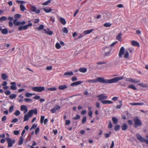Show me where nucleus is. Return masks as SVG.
Segmentation results:
<instances>
[{
  "label": "nucleus",
  "instance_id": "nucleus-1",
  "mask_svg": "<svg viewBox=\"0 0 148 148\" xmlns=\"http://www.w3.org/2000/svg\"><path fill=\"white\" fill-rule=\"evenodd\" d=\"M123 76L116 77L110 79H106L104 77H98L95 79L88 80L86 81V82L92 83H96L99 82L105 84H112L116 83L119 80L123 79Z\"/></svg>",
  "mask_w": 148,
  "mask_h": 148
},
{
  "label": "nucleus",
  "instance_id": "nucleus-2",
  "mask_svg": "<svg viewBox=\"0 0 148 148\" xmlns=\"http://www.w3.org/2000/svg\"><path fill=\"white\" fill-rule=\"evenodd\" d=\"M133 121L134 123V127L136 128L139 126H140L142 125V123L140 120L137 117L134 118Z\"/></svg>",
  "mask_w": 148,
  "mask_h": 148
},
{
  "label": "nucleus",
  "instance_id": "nucleus-3",
  "mask_svg": "<svg viewBox=\"0 0 148 148\" xmlns=\"http://www.w3.org/2000/svg\"><path fill=\"white\" fill-rule=\"evenodd\" d=\"M5 140L8 142V148L12 147L13 146V144L15 143V140L14 139H12L10 138H6Z\"/></svg>",
  "mask_w": 148,
  "mask_h": 148
},
{
  "label": "nucleus",
  "instance_id": "nucleus-4",
  "mask_svg": "<svg viewBox=\"0 0 148 148\" xmlns=\"http://www.w3.org/2000/svg\"><path fill=\"white\" fill-rule=\"evenodd\" d=\"M32 89L34 91L37 92H41L45 90L44 87H34L32 88Z\"/></svg>",
  "mask_w": 148,
  "mask_h": 148
},
{
  "label": "nucleus",
  "instance_id": "nucleus-5",
  "mask_svg": "<svg viewBox=\"0 0 148 148\" xmlns=\"http://www.w3.org/2000/svg\"><path fill=\"white\" fill-rule=\"evenodd\" d=\"M32 25V23H29L28 25H25L24 26H21L19 27L18 29L20 31H21L22 30H25L27 29L29 27L31 26Z\"/></svg>",
  "mask_w": 148,
  "mask_h": 148
},
{
  "label": "nucleus",
  "instance_id": "nucleus-6",
  "mask_svg": "<svg viewBox=\"0 0 148 148\" xmlns=\"http://www.w3.org/2000/svg\"><path fill=\"white\" fill-rule=\"evenodd\" d=\"M103 50L105 52L104 56H106L110 53L111 51V49L109 47H106L103 49Z\"/></svg>",
  "mask_w": 148,
  "mask_h": 148
},
{
  "label": "nucleus",
  "instance_id": "nucleus-7",
  "mask_svg": "<svg viewBox=\"0 0 148 148\" xmlns=\"http://www.w3.org/2000/svg\"><path fill=\"white\" fill-rule=\"evenodd\" d=\"M30 9L31 11L32 12H35L36 14H39L40 12V10H36V7L34 6H31Z\"/></svg>",
  "mask_w": 148,
  "mask_h": 148
},
{
  "label": "nucleus",
  "instance_id": "nucleus-8",
  "mask_svg": "<svg viewBox=\"0 0 148 148\" xmlns=\"http://www.w3.org/2000/svg\"><path fill=\"white\" fill-rule=\"evenodd\" d=\"M97 97L99 98L98 100L99 101H103V100L106 99L108 98V96L106 95H104V94H102L98 95Z\"/></svg>",
  "mask_w": 148,
  "mask_h": 148
},
{
  "label": "nucleus",
  "instance_id": "nucleus-9",
  "mask_svg": "<svg viewBox=\"0 0 148 148\" xmlns=\"http://www.w3.org/2000/svg\"><path fill=\"white\" fill-rule=\"evenodd\" d=\"M125 52V49L123 47H122L119 51V56L120 58H121L122 55L124 54Z\"/></svg>",
  "mask_w": 148,
  "mask_h": 148
},
{
  "label": "nucleus",
  "instance_id": "nucleus-10",
  "mask_svg": "<svg viewBox=\"0 0 148 148\" xmlns=\"http://www.w3.org/2000/svg\"><path fill=\"white\" fill-rule=\"evenodd\" d=\"M126 81L128 82H130L132 83H138L140 81V80H138L132 78H128L126 79Z\"/></svg>",
  "mask_w": 148,
  "mask_h": 148
},
{
  "label": "nucleus",
  "instance_id": "nucleus-11",
  "mask_svg": "<svg viewBox=\"0 0 148 148\" xmlns=\"http://www.w3.org/2000/svg\"><path fill=\"white\" fill-rule=\"evenodd\" d=\"M136 136L138 140H140L142 142H144L145 139H144L141 136V135L139 134H136Z\"/></svg>",
  "mask_w": 148,
  "mask_h": 148
},
{
  "label": "nucleus",
  "instance_id": "nucleus-12",
  "mask_svg": "<svg viewBox=\"0 0 148 148\" xmlns=\"http://www.w3.org/2000/svg\"><path fill=\"white\" fill-rule=\"evenodd\" d=\"M21 111H24V113H26L28 111L27 107L25 105H22L21 106Z\"/></svg>",
  "mask_w": 148,
  "mask_h": 148
},
{
  "label": "nucleus",
  "instance_id": "nucleus-13",
  "mask_svg": "<svg viewBox=\"0 0 148 148\" xmlns=\"http://www.w3.org/2000/svg\"><path fill=\"white\" fill-rule=\"evenodd\" d=\"M10 84L12 85L10 86V88L11 90H15L17 89L16 87V83L15 82H13L10 83Z\"/></svg>",
  "mask_w": 148,
  "mask_h": 148
},
{
  "label": "nucleus",
  "instance_id": "nucleus-14",
  "mask_svg": "<svg viewBox=\"0 0 148 148\" xmlns=\"http://www.w3.org/2000/svg\"><path fill=\"white\" fill-rule=\"evenodd\" d=\"M122 35V34L121 33H119L116 37V39L119 41H121L122 40L121 36Z\"/></svg>",
  "mask_w": 148,
  "mask_h": 148
},
{
  "label": "nucleus",
  "instance_id": "nucleus-15",
  "mask_svg": "<svg viewBox=\"0 0 148 148\" xmlns=\"http://www.w3.org/2000/svg\"><path fill=\"white\" fill-rule=\"evenodd\" d=\"M82 83V82L80 81H79L77 82H73L70 84L71 86H77L78 85H79Z\"/></svg>",
  "mask_w": 148,
  "mask_h": 148
},
{
  "label": "nucleus",
  "instance_id": "nucleus-16",
  "mask_svg": "<svg viewBox=\"0 0 148 148\" xmlns=\"http://www.w3.org/2000/svg\"><path fill=\"white\" fill-rule=\"evenodd\" d=\"M128 127L127 125L125 123H123L121 127V129L122 130L125 131L128 128Z\"/></svg>",
  "mask_w": 148,
  "mask_h": 148
},
{
  "label": "nucleus",
  "instance_id": "nucleus-17",
  "mask_svg": "<svg viewBox=\"0 0 148 148\" xmlns=\"http://www.w3.org/2000/svg\"><path fill=\"white\" fill-rule=\"evenodd\" d=\"M47 29L48 30V31H47L45 29H43L44 31H45V32L49 35H52L53 34V32L51 31H49V28H47Z\"/></svg>",
  "mask_w": 148,
  "mask_h": 148
},
{
  "label": "nucleus",
  "instance_id": "nucleus-18",
  "mask_svg": "<svg viewBox=\"0 0 148 148\" xmlns=\"http://www.w3.org/2000/svg\"><path fill=\"white\" fill-rule=\"evenodd\" d=\"M101 102L103 104H109L113 103V102L112 101L108 100L101 101Z\"/></svg>",
  "mask_w": 148,
  "mask_h": 148
},
{
  "label": "nucleus",
  "instance_id": "nucleus-19",
  "mask_svg": "<svg viewBox=\"0 0 148 148\" xmlns=\"http://www.w3.org/2000/svg\"><path fill=\"white\" fill-rule=\"evenodd\" d=\"M43 10L46 13L50 12L52 10V9L51 8L47 7L45 8H43Z\"/></svg>",
  "mask_w": 148,
  "mask_h": 148
},
{
  "label": "nucleus",
  "instance_id": "nucleus-20",
  "mask_svg": "<svg viewBox=\"0 0 148 148\" xmlns=\"http://www.w3.org/2000/svg\"><path fill=\"white\" fill-rule=\"evenodd\" d=\"M130 104L133 106L142 105L144 104V103H130Z\"/></svg>",
  "mask_w": 148,
  "mask_h": 148
},
{
  "label": "nucleus",
  "instance_id": "nucleus-21",
  "mask_svg": "<svg viewBox=\"0 0 148 148\" xmlns=\"http://www.w3.org/2000/svg\"><path fill=\"white\" fill-rule=\"evenodd\" d=\"M67 88L66 85L60 86L58 87V89L60 90H63Z\"/></svg>",
  "mask_w": 148,
  "mask_h": 148
},
{
  "label": "nucleus",
  "instance_id": "nucleus-22",
  "mask_svg": "<svg viewBox=\"0 0 148 148\" xmlns=\"http://www.w3.org/2000/svg\"><path fill=\"white\" fill-rule=\"evenodd\" d=\"M60 20L61 23L63 25H64L66 24V21L65 19L63 18L60 17Z\"/></svg>",
  "mask_w": 148,
  "mask_h": 148
},
{
  "label": "nucleus",
  "instance_id": "nucleus-23",
  "mask_svg": "<svg viewBox=\"0 0 148 148\" xmlns=\"http://www.w3.org/2000/svg\"><path fill=\"white\" fill-rule=\"evenodd\" d=\"M138 85L143 88L148 87V85L146 84H144L143 83H139L138 84Z\"/></svg>",
  "mask_w": 148,
  "mask_h": 148
},
{
  "label": "nucleus",
  "instance_id": "nucleus-24",
  "mask_svg": "<svg viewBox=\"0 0 148 148\" xmlns=\"http://www.w3.org/2000/svg\"><path fill=\"white\" fill-rule=\"evenodd\" d=\"M131 43L132 45L134 46H139V45L138 43L135 41L132 40L131 41Z\"/></svg>",
  "mask_w": 148,
  "mask_h": 148
},
{
  "label": "nucleus",
  "instance_id": "nucleus-25",
  "mask_svg": "<svg viewBox=\"0 0 148 148\" xmlns=\"http://www.w3.org/2000/svg\"><path fill=\"white\" fill-rule=\"evenodd\" d=\"M1 78L2 79L4 80H5L8 78V76L5 73H3L1 75Z\"/></svg>",
  "mask_w": 148,
  "mask_h": 148
},
{
  "label": "nucleus",
  "instance_id": "nucleus-26",
  "mask_svg": "<svg viewBox=\"0 0 148 148\" xmlns=\"http://www.w3.org/2000/svg\"><path fill=\"white\" fill-rule=\"evenodd\" d=\"M93 30V29H92L85 30L83 32V33L84 34V35L88 34L91 33Z\"/></svg>",
  "mask_w": 148,
  "mask_h": 148
},
{
  "label": "nucleus",
  "instance_id": "nucleus-27",
  "mask_svg": "<svg viewBox=\"0 0 148 148\" xmlns=\"http://www.w3.org/2000/svg\"><path fill=\"white\" fill-rule=\"evenodd\" d=\"M73 75V73L72 71L66 72L64 73V75Z\"/></svg>",
  "mask_w": 148,
  "mask_h": 148
},
{
  "label": "nucleus",
  "instance_id": "nucleus-28",
  "mask_svg": "<svg viewBox=\"0 0 148 148\" xmlns=\"http://www.w3.org/2000/svg\"><path fill=\"white\" fill-rule=\"evenodd\" d=\"M87 70V69L84 68H80L79 69V71L82 73H85L86 72Z\"/></svg>",
  "mask_w": 148,
  "mask_h": 148
},
{
  "label": "nucleus",
  "instance_id": "nucleus-29",
  "mask_svg": "<svg viewBox=\"0 0 148 148\" xmlns=\"http://www.w3.org/2000/svg\"><path fill=\"white\" fill-rule=\"evenodd\" d=\"M0 30L1 31V33L3 34H6L8 33V30L6 28L3 29L1 28V30Z\"/></svg>",
  "mask_w": 148,
  "mask_h": 148
},
{
  "label": "nucleus",
  "instance_id": "nucleus-30",
  "mask_svg": "<svg viewBox=\"0 0 148 148\" xmlns=\"http://www.w3.org/2000/svg\"><path fill=\"white\" fill-rule=\"evenodd\" d=\"M23 142V138L22 136L20 137V138L18 141V144L19 145H22Z\"/></svg>",
  "mask_w": 148,
  "mask_h": 148
},
{
  "label": "nucleus",
  "instance_id": "nucleus-31",
  "mask_svg": "<svg viewBox=\"0 0 148 148\" xmlns=\"http://www.w3.org/2000/svg\"><path fill=\"white\" fill-rule=\"evenodd\" d=\"M112 121L114 124H116L118 123V120L117 118L113 117L112 119Z\"/></svg>",
  "mask_w": 148,
  "mask_h": 148
},
{
  "label": "nucleus",
  "instance_id": "nucleus-32",
  "mask_svg": "<svg viewBox=\"0 0 148 148\" xmlns=\"http://www.w3.org/2000/svg\"><path fill=\"white\" fill-rule=\"evenodd\" d=\"M33 110H31L28 112L27 114H27V115L29 117H31L33 115Z\"/></svg>",
  "mask_w": 148,
  "mask_h": 148
},
{
  "label": "nucleus",
  "instance_id": "nucleus-33",
  "mask_svg": "<svg viewBox=\"0 0 148 148\" xmlns=\"http://www.w3.org/2000/svg\"><path fill=\"white\" fill-rule=\"evenodd\" d=\"M35 95V94H33L31 93H29V92H27L25 94V96L27 97H29L32 95Z\"/></svg>",
  "mask_w": 148,
  "mask_h": 148
},
{
  "label": "nucleus",
  "instance_id": "nucleus-34",
  "mask_svg": "<svg viewBox=\"0 0 148 148\" xmlns=\"http://www.w3.org/2000/svg\"><path fill=\"white\" fill-rule=\"evenodd\" d=\"M128 88L133 89L134 90H136L137 89V88L135 86L132 84L129 85L128 86Z\"/></svg>",
  "mask_w": 148,
  "mask_h": 148
},
{
  "label": "nucleus",
  "instance_id": "nucleus-35",
  "mask_svg": "<svg viewBox=\"0 0 148 148\" xmlns=\"http://www.w3.org/2000/svg\"><path fill=\"white\" fill-rule=\"evenodd\" d=\"M20 10L22 12H23L26 9L24 6L22 4H21L20 5Z\"/></svg>",
  "mask_w": 148,
  "mask_h": 148
},
{
  "label": "nucleus",
  "instance_id": "nucleus-36",
  "mask_svg": "<svg viewBox=\"0 0 148 148\" xmlns=\"http://www.w3.org/2000/svg\"><path fill=\"white\" fill-rule=\"evenodd\" d=\"M29 118L30 117H29L28 115H27V114H25L24 116L23 121H28L29 120Z\"/></svg>",
  "mask_w": 148,
  "mask_h": 148
},
{
  "label": "nucleus",
  "instance_id": "nucleus-37",
  "mask_svg": "<svg viewBox=\"0 0 148 148\" xmlns=\"http://www.w3.org/2000/svg\"><path fill=\"white\" fill-rule=\"evenodd\" d=\"M120 126L119 125H116L114 127V129L115 131H118L120 129Z\"/></svg>",
  "mask_w": 148,
  "mask_h": 148
},
{
  "label": "nucleus",
  "instance_id": "nucleus-38",
  "mask_svg": "<svg viewBox=\"0 0 148 148\" xmlns=\"http://www.w3.org/2000/svg\"><path fill=\"white\" fill-rule=\"evenodd\" d=\"M111 25V23H106L104 24L103 26L106 27H110Z\"/></svg>",
  "mask_w": 148,
  "mask_h": 148
},
{
  "label": "nucleus",
  "instance_id": "nucleus-39",
  "mask_svg": "<svg viewBox=\"0 0 148 148\" xmlns=\"http://www.w3.org/2000/svg\"><path fill=\"white\" fill-rule=\"evenodd\" d=\"M129 57V53L128 51H126L124 55V57L125 58H128Z\"/></svg>",
  "mask_w": 148,
  "mask_h": 148
},
{
  "label": "nucleus",
  "instance_id": "nucleus-40",
  "mask_svg": "<svg viewBox=\"0 0 148 148\" xmlns=\"http://www.w3.org/2000/svg\"><path fill=\"white\" fill-rule=\"evenodd\" d=\"M16 95L15 94H12L10 95L9 97L10 98L12 99H13L15 98L16 97Z\"/></svg>",
  "mask_w": 148,
  "mask_h": 148
},
{
  "label": "nucleus",
  "instance_id": "nucleus-41",
  "mask_svg": "<svg viewBox=\"0 0 148 148\" xmlns=\"http://www.w3.org/2000/svg\"><path fill=\"white\" fill-rule=\"evenodd\" d=\"M7 19V18L5 16H2L0 18V22H2Z\"/></svg>",
  "mask_w": 148,
  "mask_h": 148
},
{
  "label": "nucleus",
  "instance_id": "nucleus-42",
  "mask_svg": "<svg viewBox=\"0 0 148 148\" xmlns=\"http://www.w3.org/2000/svg\"><path fill=\"white\" fill-rule=\"evenodd\" d=\"M51 0H48L44 3H43L42 5H47L51 3Z\"/></svg>",
  "mask_w": 148,
  "mask_h": 148
},
{
  "label": "nucleus",
  "instance_id": "nucleus-43",
  "mask_svg": "<svg viewBox=\"0 0 148 148\" xmlns=\"http://www.w3.org/2000/svg\"><path fill=\"white\" fill-rule=\"evenodd\" d=\"M62 31L64 33L67 34L68 33V30L66 27H64L62 29Z\"/></svg>",
  "mask_w": 148,
  "mask_h": 148
},
{
  "label": "nucleus",
  "instance_id": "nucleus-44",
  "mask_svg": "<svg viewBox=\"0 0 148 148\" xmlns=\"http://www.w3.org/2000/svg\"><path fill=\"white\" fill-rule=\"evenodd\" d=\"M44 27V26L43 25H39V27H37L36 28L37 30H39L42 29Z\"/></svg>",
  "mask_w": 148,
  "mask_h": 148
},
{
  "label": "nucleus",
  "instance_id": "nucleus-45",
  "mask_svg": "<svg viewBox=\"0 0 148 148\" xmlns=\"http://www.w3.org/2000/svg\"><path fill=\"white\" fill-rule=\"evenodd\" d=\"M53 108L56 110H58L60 108V107L57 105H55Z\"/></svg>",
  "mask_w": 148,
  "mask_h": 148
},
{
  "label": "nucleus",
  "instance_id": "nucleus-46",
  "mask_svg": "<svg viewBox=\"0 0 148 148\" xmlns=\"http://www.w3.org/2000/svg\"><path fill=\"white\" fill-rule=\"evenodd\" d=\"M47 89V90H48V91H54V90H57V88H55V87L51 88H48Z\"/></svg>",
  "mask_w": 148,
  "mask_h": 148
},
{
  "label": "nucleus",
  "instance_id": "nucleus-47",
  "mask_svg": "<svg viewBox=\"0 0 148 148\" xmlns=\"http://www.w3.org/2000/svg\"><path fill=\"white\" fill-rule=\"evenodd\" d=\"M15 18L19 19L21 17V15L19 14H16L14 16Z\"/></svg>",
  "mask_w": 148,
  "mask_h": 148
},
{
  "label": "nucleus",
  "instance_id": "nucleus-48",
  "mask_svg": "<svg viewBox=\"0 0 148 148\" xmlns=\"http://www.w3.org/2000/svg\"><path fill=\"white\" fill-rule=\"evenodd\" d=\"M56 47L57 49H59L61 47V45L59 43L57 42L56 44Z\"/></svg>",
  "mask_w": 148,
  "mask_h": 148
},
{
  "label": "nucleus",
  "instance_id": "nucleus-49",
  "mask_svg": "<svg viewBox=\"0 0 148 148\" xmlns=\"http://www.w3.org/2000/svg\"><path fill=\"white\" fill-rule=\"evenodd\" d=\"M80 116L79 115L77 114V115L75 117H74L73 118V119L74 120H77L79 119H80Z\"/></svg>",
  "mask_w": 148,
  "mask_h": 148
},
{
  "label": "nucleus",
  "instance_id": "nucleus-50",
  "mask_svg": "<svg viewBox=\"0 0 148 148\" xmlns=\"http://www.w3.org/2000/svg\"><path fill=\"white\" fill-rule=\"evenodd\" d=\"M14 114L16 116H18L20 114V112L18 110H16Z\"/></svg>",
  "mask_w": 148,
  "mask_h": 148
},
{
  "label": "nucleus",
  "instance_id": "nucleus-51",
  "mask_svg": "<svg viewBox=\"0 0 148 148\" xmlns=\"http://www.w3.org/2000/svg\"><path fill=\"white\" fill-rule=\"evenodd\" d=\"M37 126V125L36 124H34L30 128V130H32L33 129H35Z\"/></svg>",
  "mask_w": 148,
  "mask_h": 148
},
{
  "label": "nucleus",
  "instance_id": "nucleus-52",
  "mask_svg": "<svg viewBox=\"0 0 148 148\" xmlns=\"http://www.w3.org/2000/svg\"><path fill=\"white\" fill-rule=\"evenodd\" d=\"M86 121V116H84L82 120V123L83 124L85 123Z\"/></svg>",
  "mask_w": 148,
  "mask_h": 148
},
{
  "label": "nucleus",
  "instance_id": "nucleus-53",
  "mask_svg": "<svg viewBox=\"0 0 148 148\" xmlns=\"http://www.w3.org/2000/svg\"><path fill=\"white\" fill-rule=\"evenodd\" d=\"M44 118V116H41L40 122L41 124H42L43 123Z\"/></svg>",
  "mask_w": 148,
  "mask_h": 148
},
{
  "label": "nucleus",
  "instance_id": "nucleus-54",
  "mask_svg": "<svg viewBox=\"0 0 148 148\" xmlns=\"http://www.w3.org/2000/svg\"><path fill=\"white\" fill-rule=\"evenodd\" d=\"M14 110V106H11L9 108V111L10 112H12Z\"/></svg>",
  "mask_w": 148,
  "mask_h": 148
},
{
  "label": "nucleus",
  "instance_id": "nucleus-55",
  "mask_svg": "<svg viewBox=\"0 0 148 148\" xmlns=\"http://www.w3.org/2000/svg\"><path fill=\"white\" fill-rule=\"evenodd\" d=\"M71 123V121L69 120H66L65 122V124L66 125H69Z\"/></svg>",
  "mask_w": 148,
  "mask_h": 148
},
{
  "label": "nucleus",
  "instance_id": "nucleus-56",
  "mask_svg": "<svg viewBox=\"0 0 148 148\" xmlns=\"http://www.w3.org/2000/svg\"><path fill=\"white\" fill-rule=\"evenodd\" d=\"M14 134L15 135H18L19 134V131L15 130L13 132Z\"/></svg>",
  "mask_w": 148,
  "mask_h": 148
},
{
  "label": "nucleus",
  "instance_id": "nucleus-57",
  "mask_svg": "<svg viewBox=\"0 0 148 148\" xmlns=\"http://www.w3.org/2000/svg\"><path fill=\"white\" fill-rule=\"evenodd\" d=\"M106 62H97V64L99 65H101L102 64H105L106 63Z\"/></svg>",
  "mask_w": 148,
  "mask_h": 148
},
{
  "label": "nucleus",
  "instance_id": "nucleus-58",
  "mask_svg": "<svg viewBox=\"0 0 148 148\" xmlns=\"http://www.w3.org/2000/svg\"><path fill=\"white\" fill-rule=\"evenodd\" d=\"M77 80V77L75 76L71 78V80L73 82H74L76 81Z\"/></svg>",
  "mask_w": 148,
  "mask_h": 148
},
{
  "label": "nucleus",
  "instance_id": "nucleus-59",
  "mask_svg": "<svg viewBox=\"0 0 148 148\" xmlns=\"http://www.w3.org/2000/svg\"><path fill=\"white\" fill-rule=\"evenodd\" d=\"M24 100L26 102H30L32 101V100L30 99L25 98L24 99Z\"/></svg>",
  "mask_w": 148,
  "mask_h": 148
},
{
  "label": "nucleus",
  "instance_id": "nucleus-60",
  "mask_svg": "<svg viewBox=\"0 0 148 148\" xmlns=\"http://www.w3.org/2000/svg\"><path fill=\"white\" fill-rule=\"evenodd\" d=\"M33 110V113H34L35 114H37V111L36 108L34 110Z\"/></svg>",
  "mask_w": 148,
  "mask_h": 148
},
{
  "label": "nucleus",
  "instance_id": "nucleus-61",
  "mask_svg": "<svg viewBox=\"0 0 148 148\" xmlns=\"http://www.w3.org/2000/svg\"><path fill=\"white\" fill-rule=\"evenodd\" d=\"M40 129L39 127H37L35 131V133L37 135L38 133L39 132Z\"/></svg>",
  "mask_w": 148,
  "mask_h": 148
},
{
  "label": "nucleus",
  "instance_id": "nucleus-62",
  "mask_svg": "<svg viewBox=\"0 0 148 148\" xmlns=\"http://www.w3.org/2000/svg\"><path fill=\"white\" fill-rule=\"evenodd\" d=\"M112 127V125L111 123V122L110 121H109V124L108 127L109 128H111Z\"/></svg>",
  "mask_w": 148,
  "mask_h": 148
},
{
  "label": "nucleus",
  "instance_id": "nucleus-63",
  "mask_svg": "<svg viewBox=\"0 0 148 148\" xmlns=\"http://www.w3.org/2000/svg\"><path fill=\"white\" fill-rule=\"evenodd\" d=\"M18 121V119L17 118H14L11 121V122L13 123H15L17 122Z\"/></svg>",
  "mask_w": 148,
  "mask_h": 148
},
{
  "label": "nucleus",
  "instance_id": "nucleus-64",
  "mask_svg": "<svg viewBox=\"0 0 148 148\" xmlns=\"http://www.w3.org/2000/svg\"><path fill=\"white\" fill-rule=\"evenodd\" d=\"M15 26H20L21 25V22L19 21H17L16 23L14 24Z\"/></svg>",
  "mask_w": 148,
  "mask_h": 148
}]
</instances>
